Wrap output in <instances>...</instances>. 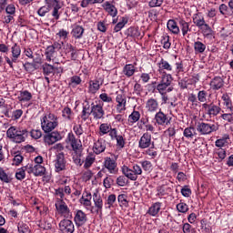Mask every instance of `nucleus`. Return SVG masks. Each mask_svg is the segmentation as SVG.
<instances>
[{"label":"nucleus","mask_w":233,"mask_h":233,"mask_svg":"<svg viewBox=\"0 0 233 233\" xmlns=\"http://www.w3.org/2000/svg\"><path fill=\"white\" fill-rule=\"evenodd\" d=\"M55 207L57 213L62 216V218H65V219H72V211L65 200L56 199Z\"/></svg>","instance_id":"20e7f679"},{"label":"nucleus","mask_w":233,"mask_h":233,"mask_svg":"<svg viewBox=\"0 0 233 233\" xmlns=\"http://www.w3.org/2000/svg\"><path fill=\"white\" fill-rule=\"evenodd\" d=\"M155 121L157 125L160 127H165V125H168L170 123V119L168 116L159 109V111L155 115Z\"/></svg>","instance_id":"aec40b11"},{"label":"nucleus","mask_w":233,"mask_h":233,"mask_svg":"<svg viewBox=\"0 0 233 233\" xmlns=\"http://www.w3.org/2000/svg\"><path fill=\"white\" fill-rule=\"evenodd\" d=\"M26 172H28V169L25 167H23L21 168H18L15 173V177L18 179V181H23L25 177H26Z\"/></svg>","instance_id":"37998d69"},{"label":"nucleus","mask_w":233,"mask_h":233,"mask_svg":"<svg viewBox=\"0 0 233 233\" xmlns=\"http://www.w3.org/2000/svg\"><path fill=\"white\" fill-rule=\"evenodd\" d=\"M74 221L76 227H83L86 225V221H88V217L86 216V213H85V211L78 209L75 212Z\"/></svg>","instance_id":"9b49d317"},{"label":"nucleus","mask_w":233,"mask_h":233,"mask_svg":"<svg viewBox=\"0 0 233 233\" xmlns=\"http://www.w3.org/2000/svg\"><path fill=\"white\" fill-rule=\"evenodd\" d=\"M202 108H205L207 115L209 116V117H216V116H218V114L222 112V109L219 107V106H216L214 103H204L202 105Z\"/></svg>","instance_id":"ddd939ff"},{"label":"nucleus","mask_w":233,"mask_h":233,"mask_svg":"<svg viewBox=\"0 0 233 233\" xmlns=\"http://www.w3.org/2000/svg\"><path fill=\"white\" fill-rule=\"evenodd\" d=\"M158 68H159V70H166L167 72H172V70L174 69L172 67V65H170V63H168V61H167L163 58L158 63Z\"/></svg>","instance_id":"e433bc0d"},{"label":"nucleus","mask_w":233,"mask_h":233,"mask_svg":"<svg viewBox=\"0 0 233 233\" xmlns=\"http://www.w3.org/2000/svg\"><path fill=\"white\" fill-rule=\"evenodd\" d=\"M174 81V77L171 74L163 75L161 77L160 83L167 85V86H172V82Z\"/></svg>","instance_id":"09e8293b"},{"label":"nucleus","mask_w":233,"mask_h":233,"mask_svg":"<svg viewBox=\"0 0 233 233\" xmlns=\"http://www.w3.org/2000/svg\"><path fill=\"white\" fill-rule=\"evenodd\" d=\"M104 167L106 168L109 172V174H117L118 168H117V163L116 160L106 157L104 161Z\"/></svg>","instance_id":"a211bd4d"},{"label":"nucleus","mask_w":233,"mask_h":233,"mask_svg":"<svg viewBox=\"0 0 233 233\" xmlns=\"http://www.w3.org/2000/svg\"><path fill=\"white\" fill-rule=\"evenodd\" d=\"M0 181L3 183H11L12 182V177L8 176L6 171L3 167H0Z\"/></svg>","instance_id":"8fccbe9b"},{"label":"nucleus","mask_w":233,"mask_h":233,"mask_svg":"<svg viewBox=\"0 0 233 233\" xmlns=\"http://www.w3.org/2000/svg\"><path fill=\"white\" fill-rule=\"evenodd\" d=\"M208 95V93H207V91L205 90H201L198 93V99L200 103H206L207 101V96Z\"/></svg>","instance_id":"338daca9"},{"label":"nucleus","mask_w":233,"mask_h":233,"mask_svg":"<svg viewBox=\"0 0 233 233\" xmlns=\"http://www.w3.org/2000/svg\"><path fill=\"white\" fill-rule=\"evenodd\" d=\"M178 25L180 26L182 35H184V36L187 35V34H188V32L192 31V29H190V25L183 19L179 20Z\"/></svg>","instance_id":"f704fd0d"},{"label":"nucleus","mask_w":233,"mask_h":233,"mask_svg":"<svg viewBox=\"0 0 233 233\" xmlns=\"http://www.w3.org/2000/svg\"><path fill=\"white\" fill-rule=\"evenodd\" d=\"M229 139L230 136H228V134H225L222 137L216 140L215 145L218 148H223V147H227L228 145Z\"/></svg>","instance_id":"7c9ffc66"},{"label":"nucleus","mask_w":233,"mask_h":233,"mask_svg":"<svg viewBox=\"0 0 233 233\" xmlns=\"http://www.w3.org/2000/svg\"><path fill=\"white\" fill-rule=\"evenodd\" d=\"M66 170V160H65V155L59 154L55 160V172H63Z\"/></svg>","instance_id":"dca6fc26"},{"label":"nucleus","mask_w":233,"mask_h":233,"mask_svg":"<svg viewBox=\"0 0 233 233\" xmlns=\"http://www.w3.org/2000/svg\"><path fill=\"white\" fill-rule=\"evenodd\" d=\"M221 99L223 101L222 112H233L232 99L230 98V96H228V94H224L222 95Z\"/></svg>","instance_id":"412c9836"},{"label":"nucleus","mask_w":233,"mask_h":233,"mask_svg":"<svg viewBox=\"0 0 233 233\" xmlns=\"http://www.w3.org/2000/svg\"><path fill=\"white\" fill-rule=\"evenodd\" d=\"M159 210H161V203L156 202L149 208L148 214L150 216H157V214H159Z\"/></svg>","instance_id":"4c0bfd02"},{"label":"nucleus","mask_w":233,"mask_h":233,"mask_svg":"<svg viewBox=\"0 0 233 233\" xmlns=\"http://www.w3.org/2000/svg\"><path fill=\"white\" fill-rule=\"evenodd\" d=\"M62 117L68 119V121H72V109L70 107H65L62 110Z\"/></svg>","instance_id":"680f3d73"},{"label":"nucleus","mask_w":233,"mask_h":233,"mask_svg":"<svg viewBox=\"0 0 233 233\" xmlns=\"http://www.w3.org/2000/svg\"><path fill=\"white\" fill-rule=\"evenodd\" d=\"M198 29L201 31L203 34L204 37H208V35H212V27L207 22L203 25H201Z\"/></svg>","instance_id":"c9c22d12"},{"label":"nucleus","mask_w":233,"mask_h":233,"mask_svg":"<svg viewBox=\"0 0 233 233\" xmlns=\"http://www.w3.org/2000/svg\"><path fill=\"white\" fill-rule=\"evenodd\" d=\"M138 147L142 149L156 147L154 141H152V135L148 132L144 133L138 141Z\"/></svg>","instance_id":"6e6552de"},{"label":"nucleus","mask_w":233,"mask_h":233,"mask_svg":"<svg viewBox=\"0 0 233 233\" xmlns=\"http://www.w3.org/2000/svg\"><path fill=\"white\" fill-rule=\"evenodd\" d=\"M103 8L109 15H111V17H116L117 15V8H116V5H112L110 2L104 3Z\"/></svg>","instance_id":"a878e982"},{"label":"nucleus","mask_w":233,"mask_h":233,"mask_svg":"<svg viewBox=\"0 0 233 233\" xmlns=\"http://www.w3.org/2000/svg\"><path fill=\"white\" fill-rule=\"evenodd\" d=\"M160 43L164 50H169L172 44L170 43V36L168 35H164L160 40Z\"/></svg>","instance_id":"a18cd8bd"},{"label":"nucleus","mask_w":233,"mask_h":233,"mask_svg":"<svg viewBox=\"0 0 233 233\" xmlns=\"http://www.w3.org/2000/svg\"><path fill=\"white\" fill-rule=\"evenodd\" d=\"M112 128V126L109 124L104 123L99 126V136H106L110 132V129Z\"/></svg>","instance_id":"49530a36"},{"label":"nucleus","mask_w":233,"mask_h":233,"mask_svg":"<svg viewBox=\"0 0 233 233\" xmlns=\"http://www.w3.org/2000/svg\"><path fill=\"white\" fill-rule=\"evenodd\" d=\"M197 130L201 136H208V134H212V132H216L218 130V126L200 122L197 126Z\"/></svg>","instance_id":"0eeeda50"},{"label":"nucleus","mask_w":233,"mask_h":233,"mask_svg":"<svg viewBox=\"0 0 233 233\" xmlns=\"http://www.w3.org/2000/svg\"><path fill=\"white\" fill-rule=\"evenodd\" d=\"M92 193L89 191H84L82 194V198H80V203L85 207L87 210L90 209V207H92Z\"/></svg>","instance_id":"4be33fe9"},{"label":"nucleus","mask_w":233,"mask_h":233,"mask_svg":"<svg viewBox=\"0 0 233 233\" xmlns=\"http://www.w3.org/2000/svg\"><path fill=\"white\" fill-rule=\"evenodd\" d=\"M93 202L94 206H91L90 212L91 214H99L100 216L103 214V198L101 197V194L99 191L96 190L93 193Z\"/></svg>","instance_id":"7ed1b4c3"},{"label":"nucleus","mask_w":233,"mask_h":233,"mask_svg":"<svg viewBox=\"0 0 233 233\" xmlns=\"http://www.w3.org/2000/svg\"><path fill=\"white\" fill-rule=\"evenodd\" d=\"M116 195L115 194H111L107 197L106 199V205H107L106 208H112V207H114V203H116Z\"/></svg>","instance_id":"69168bd1"},{"label":"nucleus","mask_w":233,"mask_h":233,"mask_svg":"<svg viewBox=\"0 0 233 233\" xmlns=\"http://www.w3.org/2000/svg\"><path fill=\"white\" fill-rule=\"evenodd\" d=\"M140 165L143 168L144 172H147V174H150V172H152L154 167L152 165V162L148 161V160H144L140 162Z\"/></svg>","instance_id":"de8ad7c7"},{"label":"nucleus","mask_w":233,"mask_h":233,"mask_svg":"<svg viewBox=\"0 0 233 233\" xmlns=\"http://www.w3.org/2000/svg\"><path fill=\"white\" fill-rule=\"evenodd\" d=\"M40 228H44V230L52 229V220L48 218H44L40 223Z\"/></svg>","instance_id":"864d4df0"},{"label":"nucleus","mask_w":233,"mask_h":233,"mask_svg":"<svg viewBox=\"0 0 233 233\" xmlns=\"http://www.w3.org/2000/svg\"><path fill=\"white\" fill-rule=\"evenodd\" d=\"M6 136L13 143H25L26 137L28 136V131L26 129L12 126L7 129Z\"/></svg>","instance_id":"f03ea898"},{"label":"nucleus","mask_w":233,"mask_h":233,"mask_svg":"<svg viewBox=\"0 0 233 233\" xmlns=\"http://www.w3.org/2000/svg\"><path fill=\"white\" fill-rule=\"evenodd\" d=\"M167 29L171 34H174L175 35H177L181 30L179 29V26L177 25V23L175 22V20H168L167 24Z\"/></svg>","instance_id":"bb28decb"},{"label":"nucleus","mask_w":233,"mask_h":233,"mask_svg":"<svg viewBox=\"0 0 233 233\" xmlns=\"http://www.w3.org/2000/svg\"><path fill=\"white\" fill-rule=\"evenodd\" d=\"M56 52L52 46H47L46 49V56L47 61H52V58L56 56Z\"/></svg>","instance_id":"603ef678"},{"label":"nucleus","mask_w":233,"mask_h":233,"mask_svg":"<svg viewBox=\"0 0 233 233\" xmlns=\"http://www.w3.org/2000/svg\"><path fill=\"white\" fill-rule=\"evenodd\" d=\"M85 34V28L81 25H75L71 31V35L75 39H81Z\"/></svg>","instance_id":"c85d7f7f"},{"label":"nucleus","mask_w":233,"mask_h":233,"mask_svg":"<svg viewBox=\"0 0 233 233\" xmlns=\"http://www.w3.org/2000/svg\"><path fill=\"white\" fill-rule=\"evenodd\" d=\"M53 11H52V15L54 16V19H59L61 16V14L63 12L61 11V8H63V5L60 4H56V5H53Z\"/></svg>","instance_id":"ea45409f"},{"label":"nucleus","mask_w":233,"mask_h":233,"mask_svg":"<svg viewBox=\"0 0 233 233\" xmlns=\"http://www.w3.org/2000/svg\"><path fill=\"white\" fill-rule=\"evenodd\" d=\"M211 90H220L225 86V81L221 76H215L209 83Z\"/></svg>","instance_id":"b1692460"},{"label":"nucleus","mask_w":233,"mask_h":233,"mask_svg":"<svg viewBox=\"0 0 233 233\" xmlns=\"http://www.w3.org/2000/svg\"><path fill=\"white\" fill-rule=\"evenodd\" d=\"M90 114L96 120L105 119V109H103V106L101 104L95 105L92 103Z\"/></svg>","instance_id":"9d476101"},{"label":"nucleus","mask_w":233,"mask_h":233,"mask_svg":"<svg viewBox=\"0 0 233 233\" xmlns=\"http://www.w3.org/2000/svg\"><path fill=\"white\" fill-rule=\"evenodd\" d=\"M11 58L8 56H5L4 59L7 63L10 68H14V63H17V59L21 57V46L17 44H14L11 46Z\"/></svg>","instance_id":"39448f33"},{"label":"nucleus","mask_w":233,"mask_h":233,"mask_svg":"<svg viewBox=\"0 0 233 233\" xmlns=\"http://www.w3.org/2000/svg\"><path fill=\"white\" fill-rule=\"evenodd\" d=\"M40 121L41 128L46 134H50L59 127V118L54 113L46 114Z\"/></svg>","instance_id":"f257e3e1"},{"label":"nucleus","mask_w":233,"mask_h":233,"mask_svg":"<svg viewBox=\"0 0 233 233\" xmlns=\"http://www.w3.org/2000/svg\"><path fill=\"white\" fill-rule=\"evenodd\" d=\"M116 185L118 187H127L128 185V178L127 176H120L116 178Z\"/></svg>","instance_id":"0e129e2a"},{"label":"nucleus","mask_w":233,"mask_h":233,"mask_svg":"<svg viewBox=\"0 0 233 233\" xmlns=\"http://www.w3.org/2000/svg\"><path fill=\"white\" fill-rule=\"evenodd\" d=\"M59 230L62 233H74L76 230V227L74 226V222L70 220V218H65L61 220L58 224Z\"/></svg>","instance_id":"1a4fd4ad"},{"label":"nucleus","mask_w":233,"mask_h":233,"mask_svg":"<svg viewBox=\"0 0 233 233\" xmlns=\"http://www.w3.org/2000/svg\"><path fill=\"white\" fill-rule=\"evenodd\" d=\"M103 76H96V79L90 80L88 82V93L89 94H96L99 88L103 86Z\"/></svg>","instance_id":"f8f14e48"},{"label":"nucleus","mask_w":233,"mask_h":233,"mask_svg":"<svg viewBox=\"0 0 233 233\" xmlns=\"http://www.w3.org/2000/svg\"><path fill=\"white\" fill-rule=\"evenodd\" d=\"M17 228H18V232L19 233H32L30 231V228H28V225L23 223V222H19L17 225Z\"/></svg>","instance_id":"13d9d810"},{"label":"nucleus","mask_w":233,"mask_h":233,"mask_svg":"<svg viewBox=\"0 0 233 233\" xmlns=\"http://www.w3.org/2000/svg\"><path fill=\"white\" fill-rule=\"evenodd\" d=\"M146 110L149 114H156L159 110V102L156 98H148L146 102Z\"/></svg>","instance_id":"f3484780"},{"label":"nucleus","mask_w":233,"mask_h":233,"mask_svg":"<svg viewBox=\"0 0 233 233\" xmlns=\"http://www.w3.org/2000/svg\"><path fill=\"white\" fill-rule=\"evenodd\" d=\"M157 90L158 91L160 96H164V94H168L169 92H172V90H174V86H167V84H163L162 82H160L157 86Z\"/></svg>","instance_id":"cd10ccee"},{"label":"nucleus","mask_w":233,"mask_h":233,"mask_svg":"<svg viewBox=\"0 0 233 233\" xmlns=\"http://www.w3.org/2000/svg\"><path fill=\"white\" fill-rule=\"evenodd\" d=\"M177 210L181 214H187L188 212V205L185 202H180L177 205Z\"/></svg>","instance_id":"052dcab7"},{"label":"nucleus","mask_w":233,"mask_h":233,"mask_svg":"<svg viewBox=\"0 0 233 233\" xmlns=\"http://www.w3.org/2000/svg\"><path fill=\"white\" fill-rule=\"evenodd\" d=\"M123 74L126 77H132L136 74V66L132 64H127L123 68Z\"/></svg>","instance_id":"72a5a7b5"},{"label":"nucleus","mask_w":233,"mask_h":233,"mask_svg":"<svg viewBox=\"0 0 233 233\" xmlns=\"http://www.w3.org/2000/svg\"><path fill=\"white\" fill-rule=\"evenodd\" d=\"M221 119L227 121L228 123H233V111L231 112H222L220 116Z\"/></svg>","instance_id":"6e6d98bb"},{"label":"nucleus","mask_w":233,"mask_h":233,"mask_svg":"<svg viewBox=\"0 0 233 233\" xmlns=\"http://www.w3.org/2000/svg\"><path fill=\"white\" fill-rule=\"evenodd\" d=\"M128 34L131 37H140L141 36V33L139 32V29H137L136 27H130L128 29Z\"/></svg>","instance_id":"774afa93"},{"label":"nucleus","mask_w":233,"mask_h":233,"mask_svg":"<svg viewBox=\"0 0 233 233\" xmlns=\"http://www.w3.org/2000/svg\"><path fill=\"white\" fill-rule=\"evenodd\" d=\"M63 139V137H61V133L55 131L48 133L44 137V142L46 145H54V143H57V141H61Z\"/></svg>","instance_id":"2eb2a0df"},{"label":"nucleus","mask_w":233,"mask_h":233,"mask_svg":"<svg viewBox=\"0 0 233 233\" xmlns=\"http://www.w3.org/2000/svg\"><path fill=\"white\" fill-rule=\"evenodd\" d=\"M127 23H128V20L122 18V21L118 22L115 25L114 32H116V33L121 32V30H123V28H125V25H127Z\"/></svg>","instance_id":"4d7b16f0"},{"label":"nucleus","mask_w":233,"mask_h":233,"mask_svg":"<svg viewBox=\"0 0 233 233\" xmlns=\"http://www.w3.org/2000/svg\"><path fill=\"white\" fill-rule=\"evenodd\" d=\"M194 25L198 28L201 26V25L205 24V16H203V14L201 13H196L192 16Z\"/></svg>","instance_id":"473e14b6"},{"label":"nucleus","mask_w":233,"mask_h":233,"mask_svg":"<svg viewBox=\"0 0 233 233\" xmlns=\"http://www.w3.org/2000/svg\"><path fill=\"white\" fill-rule=\"evenodd\" d=\"M30 99H32V93L26 90L22 91L18 96V100L23 102L30 101Z\"/></svg>","instance_id":"3c124183"},{"label":"nucleus","mask_w":233,"mask_h":233,"mask_svg":"<svg viewBox=\"0 0 233 233\" xmlns=\"http://www.w3.org/2000/svg\"><path fill=\"white\" fill-rule=\"evenodd\" d=\"M139 119H141V113H139V111L135 110L128 116V122L131 125H134V123H137Z\"/></svg>","instance_id":"79ce46f5"},{"label":"nucleus","mask_w":233,"mask_h":233,"mask_svg":"<svg viewBox=\"0 0 233 233\" xmlns=\"http://www.w3.org/2000/svg\"><path fill=\"white\" fill-rule=\"evenodd\" d=\"M183 136L187 139H194V137L198 136V132L196 131V128L194 127L190 126L184 129Z\"/></svg>","instance_id":"c756f323"},{"label":"nucleus","mask_w":233,"mask_h":233,"mask_svg":"<svg viewBox=\"0 0 233 233\" xmlns=\"http://www.w3.org/2000/svg\"><path fill=\"white\" fill-rule=\"evenodd\" d=\"M42 68L45 76H50V74H54V67L50 64H44Z\"/></svg>","instance_id":"bf43d9fd"},{"label":"nucleus","mask_w":233,"mask_h":233,"mask_svg":"<svg viewBox=\"0 0 233 233\" xmlns=\"http://www.w3.org/2000/svg\"><path fill=\"white\" fill-rule=\"evenodd\" d=\"M23 157L21 156V153L18 151V152H15L14 153V158H13V163L14 165H15L16 167L21 165V163H23Z\"/></svg>","instance_id":"e2e57ef3"},{"label":"nucleus","mask_w":233,"mask_h":233,"mask_svg":"<svg viewBox=\"0 0 233 233\" xmlns=\"http://www.w3.org/2000/svg\"><path fill=\"white\" fill-rule=\"evenodd\" d=\"M66 143L70 144L72 149L75 152L76 150H79V148H81V147H83V145H81V140H77V138H76V136L72 132L68 133L67 137H66Z\"/></svg>","instance_id":"6ab92c4d"},{"label":"nucleus","mask_w":233,"mask_h":233,"mask_svg":"<svg viewBox=\"0 0 233 233\" xmlns=\"http://www.w3.org/2000/svg\"><path fill=\"white\" fill-rule=\"evenodd\" d=\"M195 54H203L207 50V46L200 41L194 43Z\"/></svg>","instance_id":"58836bf2"},{"label":"nucleus","mask_w":233,"mask_h":233,"mask_svg":"<svg viewBox=\"0 0 233 233\" xmlns=\"http://www.w3.org/2000/svg\"><path fill=\"white\" fill-rule=\"evenodd\" d=\"M96 161V155L89 153L88 156L86 157L84 168H90L92 165H94Z\"/></svg>","instance_id":"a19ab883"},{"label":"nucleus","mask_w":233,"mask_h":233,"mask_svg":"<svg viewBox=\"0 0 233 233\" xmlns=\"http://www.w3.org/2000/svg\"><path fill=\"white\" fill-rule=\"evenodd\" d=\"M215 156H217V158L218 161H223L225 157H227V150L223 147H218L215 149Z\"/></svg>","instance_id":"c03bdc74"},{"label":"nucleus","mask_w":233,"mask_h":233,"mask_svg":"<svg viewBox=\"0 0 233 233\" xmlns=\"http://www.w3.org/2000/svg\"><path fill=\"white\" fill-rule=\"evenodd\" d=\"M66 50L70 53L71 60L76 61V59H77V51L76 50V47H74L72 45H67Z\"/></svg>","instance_id":"5fc2aeb1"},{"label":"nucleus","mask_w":233,"mask_h":233,"mask_svg":"<svg viewBox=\"0 0 233 233\" xmlns=\"http://www.w3.org/2000/svg\"><path fill=\"white\" fill-rule=\"evenodd\" d=\"M91 116L90 113V103L88 102V100H86L84 105H83V110H82V115L81 117L83 119V121H86V119H88Z\"/></svg>","instance_id":"2f4dec72"},{"label":"nucleus","mask_w":233,"mask_h":233,"mask_svg":"<svg viewBox=\"0 0 233 233\" xmlns=\"http://www.w3.org/2000/svg\"><path fill=\"white\" fill-rule=\"evenodd\" d=\"M122 173L127 179H130V181H137V177L133 169V167H128L127 166H124L122 167Z\"/></svg>","instance_id":"393cba45"},{"label":"nucleus","mask_w":233,"mask_h":233,"mask_svg":"<svg viewBox=\"0 0 233 233\" xmlns=\"http://www.w3.org/2000/svg\"><path fill=\"white\" fill-rule=\"evenodd\" d=\"M116 109L117 114H123L127 110V96L124 94H117L116 96Z\"/></svg>","instance_id":"4468645a"},{"label":"nucleus","mask_w":233,"mask_h":233,"mask_svg":"<svg viewBox=\"0 0 233 233\" xmlns=\"http://www.w3.org/2000/svg\"><path fill=\"white\" fill-rule=\"evenodd\" d=\"M27 174H33L35 177L46 176V167L41 164H27Z\"/></svg>","instance_id":"423d86ee"},{"label":"nucleus","mask_w":233,"mask_h":233,"mask_svg":"<svg viewBox=\"0 0 233 233\" xmlns=\"http://www.w3.org/2000/svg\"><path fill=\"white\" fill-rule=\"evenodd\" d=\"M105 150H106V141L103 140V138H99L97 141L94 143L93 152L95 154H103Z\"/></svg>","instance_id":"5701e85b"}]
</instances>
